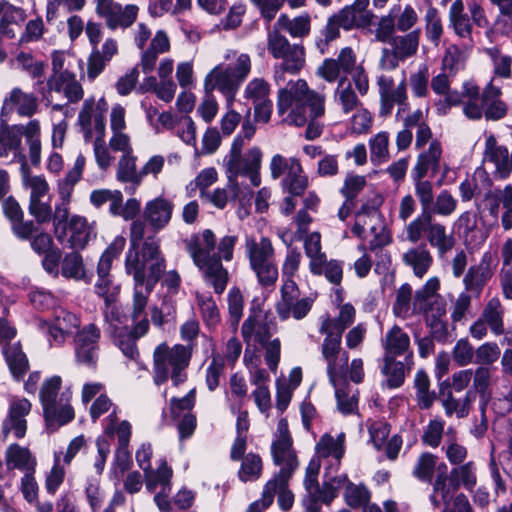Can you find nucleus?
Returning a JSON list of instances; mask_svg holds the SVG:
<instances>
[{
	"label": "nucleus",
	"mask_w": 512,
	"mask_h": 512,
	"mask_svg": "<svg viewBox=\"0 0 512 512\" xmlns=\"http://www.w3.org/2000/svg\"><path fill=\"white\" fill-rule=\"evenodd\" d=\"M184 242L205 283L211 286L216 294H222L229 281V273L222 261H232L238 236L225 235L217 240L212 230L205 229L201 233L191 235Z\"/></svg>",
	"instance_id": "obj_1"
},
{
	"label": "nucleus",
	"mask_w": 512,
	"mask_h": 512,
	"mask_svg": "<svg viewBox=\"0 0 512 512\" xmlns=\"http://www.w3.org/2000/svg\"><path fill=\"white\" fill-rule=\"evenodd\" d=\"M276 106L283 123L297 127L307 124L306 139L314 140L321 135L323 123L319 118L325 113V96L311 90L304 79L291 80L280 88Z\"/></svg>",
	"instance_id": "obj_2"
},
{
	"label": "nucleus",
	"mask_w": 512,
	"mask_h": 512,
	"mask_svg": "<svg viewBox=\"0 0 512 512\" xmlns=\"http://www.w3.org/2000/svg\"><path fill=\"white\" fill-rule=\"evenodd\" d=\"M224 58L226 62L216 65L204 80L207 97L197 111L207 123L215 118L218 111V104L211 93L218 90L226 98L227 108H231L236 94L251 71V59L246 53L229 51Z\"/></svg>",
	"instance_id": "obj_3"
},
{
	"label": "nucleus",
	"mask_w": 512,
	"mask_h": 512,
	"mask_svg": "<svg viewBox=\"0 0 512 512\" xmlns=\"http://www.w3.org/2000/svg\"><path fill=\"white\" fill-rule=\"evenodd\" d=\"M166 269L165 258L160 251L159 239L155 236L147 237L142 248V259L130 253L125 259V270L133 276L134 294L132 302L131 319L138 323L147 319L145 309L148 296Z\"/></svg>",
	"instance_id": "obj_4"
},
{
	"label": "nucleus",
	"mask_w": 512,
	"mask_h": 512,
	"mask_svg": "<svg viewBox=\"0 0 512 512\" xmlns=\"http://www.w3.org/2000/svg\"><path fill=\"white\" fill-rule=\"evenodd\" d=\"M191 346L167 343L159 344L153 352V381L157 386L171 379L174 386L187 380V368L191 361Z\"/></svg>",
	"instance_id": "obj_5"
},
{
	"label": "nucleus",
	"mask_w": 512,
	"mask_h": 512,
	"mask_svg": "<svg viewBox=\"0 0 512 512\" xmlns=\"http://www.w3.org/2000/svg\"><path fill=\"white\" fill-rule=\"evenodd\" d=\"M245 257L249 267L256 275L262 287H272L278 280V268L275 261V249L272 241L265 236L257 240L254 236H246Z\"/></svg>",
	"instance_id": "obj_6"
},
{
	"label": "nucleus",
	"mask_w": 512,
	"mask_h": 512,
	"mask_svg": "<svg viewBox=\"0 0 512 512\" xmlns=\"http://www.w3.org/2000/svg\"><path fill=\"white\" fill-rule=\"evenodd\" d=\"M239 141L232 142L231 149L224 158L227 179L233 191L240 190L237 181V177L240 175L248 177L254 187L261 184L260 169L263 156L261 149L254 146L242 154L243 148Z\"/></svg>",
	"instance_id": "obj_7"
},
{
	"label": "nucleus",
	"mask_w": 512,
	"mask_h": 512,
	"mask_svg": "<svg viewBox=\"0 0 512 512\" xmlns=\"http://www.w3.org/2000/svg\"><path fill=\"white\" fill-rule=\"evenodd\" d=\"M468 13L465 11L463 0H454L448 11V28L462 40L473 43V26L488 29L490 21L484 7L476 0L467 4Z\"/></svg>",
	"instance_id": "obj_8"
},
{
	"label": "nucleus",
	"mask_w": 512,
	"mask_h": 512,
	"mask_svg": "<svg viewBox=\"0 0 512 512\" xmlns=\"http://www.w3.org/2000/svg\"><path fill=\"white\" fill-rule=\"evenodd\" d=\"M85 163L86 158L82 153H79L76 157L73 167L69 169L65 177L59 179L57 183V190L63 203L56 206L55 208L53 224L56 238L61 243H64V238L67 235V226L69 221V211L67 205L71 200L75 185L80 181L82 177Z\"/></svg>",
	"instance_id": "obj_9"
},
{
	"label": "nucleus",
	"mask_w": 512,
	"mask_h": 512,
	"mask_svg": "<svg viewBox=\"0 0 512 512\" xmlns=\"http://www.w3.org/2000/svg\"><path fill=\"white\" fill-rule=\"evenodd\" d=\"M280 299L275 304V311L281 321L289 318L301 320L310 312L314 300L301 297L298 285L293 279L284 280L280 289Z\"/></svg>",
	"instance_id": "obj_10"
},
{
	"label": "nucleus",
	"mask_w": 512,
	"mask_h": 512,
	"mask_svg": "<svg viewBox=\"0 0 512 512\" xmlns=\"http://www.w3.org/2000/svg\"><path fill=\"white\" fill-rule=\"evenodd\" d=\"M81 325L80 317L68 310H55L51 321L40 319L38 321L39 329L46 334L50 346L62 347L66 339L75 335V330H79Z\"/></svg>",
	"instance_id": "obj_11"
},
{
	"label": "nucleus",
	"mask_w": 512,
	"mask_h": 512,
	"mask_svg": "<svg viewBox=\"0 0 512 512\" xmlns=\"http://www.w3.org/2000/svg\"><path fill=\"white\" fill-rule=\"evenodd\" d=\"M376 84L380 98L379 116L388 117L391 115L395 105H398L396 118L404 112L408 106L407 85L403 79L395 85L394 79L386 74L377 77Z\"/></svg>",
	"instance_id": "obj_12"
},
{
	"label": "nucleus",
	"mask_w": 512,
	"mask_h": 512,
	"mask_svg": "<svg viewBox=\"0 0 512 512\" xmlns=\"http://www.w3.org/2000/svg\"><path fill=\"white\" fill-rule=\"evenodd\" d=\"M101 330L89 323L77 330L74 335V355L78 364L95 368L99 358Z\"/></svg>",
	"instance_id": "obj_13"
},
{
	"label": "nucleus",
	"mask_w": 512,
	"mask_h": 512,
	"mask_svg": "<svg viewBox=\"0 0 512 512\" xmlns=\"http://www.w3.org/2000/svg\"><path fill=\"white\" fill-rule=\"evenodd\" d=\"M321 354L327 364V375L330 383L336 387L347 375L349 354L341 348V338L324 335Z\"/></svg>",
	"instance_id": "obj_14"
},
{
	"label": "nucleus",
	"mask_w": 512,
	"mask_h": 512,
	"mask_svg": "<svg viewBox=\"0 0 512 512\" xmlns=\"http://www.w3.org/2000/svg\"><path fill=\"white\" fill-rule=\"evenodd\" d=\"M96 13L105 20L106 26L111 30L126 29L137 19L139 8L137 5L128 4L122 7L113 0H94Z\"/></svg>",
	"instance_id": "obj_15"
},
{
	"label": "nucleus",
	"mask_w": 512,
	"mask_h": 512,
	"mask_svg": "<svg viewBox=\"0 0 512 512\" xmlns=\"http://www.w3.org/2000/svg\"><path fill=\"white\" fill-rule=\"evenodd\" d=\"M152 447L150 443H143L136 451V461L138 466L144 471L146 480V489L154 492L158 487V483H163L164 489L168 488L173 471L167 465L165 460H160V464L156 470L151 469Z\"/></svg>",
	"instance_id": "obj_16"
},
{
	"label": "nucleus",
	"mask_w": 512,
	"mask_h": 512,
	"mask_svg": "<svg viewBox=\"0 0 512 512\" xmlns=\"http://www.w3.org/2000/svg\"><path fill=\"white\" fill-rule=\"evenodd\" d=\"M26 124L0 126V157L11 156V161L26 166V157L22 148V137L25 136Z\"/></svg>",
	"instance_id": "obj_17"
},
{
	"label": "nucleus",
	"mask_w": 512,
	"mask_h": 512,
	"mask_svg": "<svg viewBox=\"0 0 512 512\" xmlns=\"http://www.w3.org/2000/svg\"><path fill=\"white\" fill-rule=\"evenodd\" d=\"M484 161L494 166L493 175L496 179H507L512 172V152L509 155L508 148L499 145L492 134L485 139Z\"/></svg>",
	"instance_id": "obj_18"
},
{
	"label": "nucleus",
	"mask_w": 512,
	"mask_h": 512,
	"mask_svg": "<svg viewBox=\"0 0 512 512\" xmlns=\"http://www.w3.org/2000/svg\"><path fill=\"white\" fill-rule=\"evenodd\" d=\"M148 329L149 321L144 318L136 323L132 330H129L127 326L115 328L111 331V337L113 338L114 344L119 347L126 357L135 360L139 356L136 340L144 336L148 332Z\"/></svg>",
	"instance_id": "obj_19"
},
{
	"label": "nucleus",
	"mask_w": 512,
	"mask_h": 512,
	"mask_svg": "<svg viewBox=\"0 0 512 512\" xmlns=\"http://www.w3.org/2000/svg\"><path fill=\"white\" fill-rule=\"evenodd\" d=\"M318 458L324 461V467L338 471L345 453V434L340 433L337 438L325 433L316 444Z\"/></svg>",
	"instance_id": "obj_20"
},
{
	"label": "nucleus",
	"mask_w": 512,
	"mask_h": 512,
	"mask_svg": "<svg viewBox=\"0 0 512 512\" xmlns=\"http://www.w3.org/2000/svg\"><path fill=\"white\" fill-rule=\"evenodd\" d=\"M38 110V98L34 93L14 87L4 98L1 115L16 112L21 117H32Z\"/></svg>",
	"instance_id": "obj_21"
},
{
	"label": "nucleus",
	"mask_w": 512,
	"mask_h": 512,
	"mask_svg": "<svg viewBox=\"0 0 512 512\" xmlns=\"http://www.w3.org/2000/svg\"><path fill=\"white\" fill-rule=\"evenodd\" d=\"M491 255L483 254L478 264L469 267L467 273L463 277L464 292L479 297L492 278L493 271L490 267Z\"/></svg>",
	"instance_id": "obj_22"
},
{
	"label": "nucleus",
	"mask_w": 512,
	"mask_h": 512,
	"mask_svg": "<svg viewBox=\"0 0 512 512\" xmlns=\"http://www.w3.org/2000/svg\"><path fill=\"white\" fill-rule=\"evenodd\" d=\"M271 454L276 465L281 466L279 474L281 484L288 482L292 473L298 467L296 452L292 440H274L271 445Z\"/></svg>",
	"instance_id": "obj_23"
},
{
	"label": "nucleus",
	"mask_w": 512,
	"mask_h": 512,
	"mask_svg": "<svg viewBox=\"0 0 512 512\" xmlns=\"http://www.w3.org/2000/svg\"><path fill=\"white\" fill-rule=\"evenodd\" d=\"M30 410L31 403L26 398H12L9 405L8 417L3 422L4 433H13L16 438H23L27 430L25 417L30 413Z\"/></svg>",
	"instance_id": "obj_24"
},
{
	"label": "nucleus",
	"mask_w": 512,
	"mask_h": 512,
	"mask_svg": "<svg viewBox=\"0 0 512 512\" xmlns=\"http://www.w3.org/2000/svg\"><path fill=\"white\" fill-rule=\"evenodd\" d=\"M173 210L174 204L170 200L158 196L145 204L143 218L154 232H159L170 223Z\"/></svg>",
	"instance_id": "obj_25"
},
{
	"label": "nucleus",
	"mask_w": 512,
	"mask_h": 512,
	"mask_svg": "<svg viewBox=\"0 0 512 512\" xmlns=\"http://www.w3.org/2000/svg\"><path fill=\"white\" fill-rule=\"evenodd\" d=\"M442 153L441 143L437 139L432 140L428 148L418 154L411 175L435 177L441 168Z\"/></svg>",
	"instance_id": "obj_26"
},
{
	"label": "nucleus",
	"mask_w": 512,
	"mask_h": 512,
	"mask_svg": "<svg viewBox=\"0 0 512 512\" xmlns=\"http://www.w3.org/2000/svg\"><path fill=\"white\" fill-rule=\"evenodd\" d=\"M15 69L25 72L31 79L36 80L33 87L35 91L46 98V83L44 82V67L43 61L36 59L33 54L21 51L17 53L13 60Z\"/></svg>",
	"instance_id": "obj_27"
},
{
	"label": "nucleus",
	"mask_w": 512,
	"mask_h": 512,
	"mask_svg": "<svg viewBox=\"0 0 512 512\" xmlns=\"http://www.w3.org/2000/svg\"><path fill=\"white\" fill-rule=\"evenodd\" d=\"M355 315L353 305L343 304L337 317L331 318L328 314L320 317L319 333L342 339L344 331L354 322Z\"/></svg>",
	"instance_id": "obj_28"
},
{
	"label": "nucleus",
	"mask_w": 512,
	"mask_h": 512,
	"mask_svg": "<svg viewBox=\"0 0 512 512\" xmlns=\"http://www.w3.org/2000/svg\"><path fill=\"white\" fill-rule=\"evenodd\" d=\"M439 399L444 409L445 415L451 417L453 415L458 419L466 418L471 410L472 403L475 399L473 390H468L463 397L457 398L450 389L444 387L442 383L439 391Z\"/></svg>",
	"instance_id": "obj_29"
},
{
	"label": "nucleus",
	"mask_w": 512,
	"mask_h": 512,
	"mask_svg": "<svg viewBox=\"0 0 512 512\" xmlns=\"http://www.w3.org/2000/svg\"><path fill=\"white\" fill-rule=\"evenodd\" d=\"M95 237V227L85 217L73 215L69 219L64 242L68 243L71 248L83 249Z\"/></svg>",
	"instance_id": "obj_30"
},
{
	"label": "nucleus",
	"mask_w": 512,
	"mask_h": 512,
	"mask_svg": "<svg viewBox=\"0 0 512 512\" xmlns=\"http://www.w3.org/2000/svg\"><path fill=\"white\" fill-rule=\"evenodd\" d=\"M382 346L385 356H405L406 361L412 359L413 352L410 349V337L397 325H394L386 332L382 339Z\"/></svg>",
	"instance_id": "obj_31"
},
{
	"label": "nucleus",
	"mask_w": 512,
	"mask_h": 512,
	"mask_svg": "<svg viewBox=\"0 0 512 512\" xmlns=\"http://www.w3.org/2000/svg\"><path fill=\"white\" fill-rule=\"evenodd\" d=\"M46 98L49 100L51 92H63L68 102H77L83 97L81 84L76 80L74 73H64V76H50L46 82Z\"/></svg>",
	"instance_id": "obj_32"
},
{
	"label": "nucleus",
	"mask_w": 512,
	"mask_h": 512,
	"mask_svg": "<svg viewBox=\"0 0 512 512\" xmlns=\"http://www.w3.org/2000/svg\"><path fill=\"white\" fill-rule=\"evenodd\" d=\"M51 409L54 412L53 415H49L46 410H43L45 422L49 430L54 431L58 427L72 421L74 410L70 404V393H61L59 399L51 402Z\"/></svg>",
	"instance_id": "obj_33"
},
{
	"label": "nucleus",
	"mask_w": 512,
	"mask_h": 512,
	"mask_svg": "<svg viewBox=\"0 0 512 512\" xmlns=\"http://www.w3.org/2000/svg\"><path fill=\"white\" fill-rule=\"evenodd\" d=\"M136 160L137 158L133 153L122 155L116 171V179L119 182L129 184L125 187V191L131 195L135 193L143 180L141 170H137Z\"/></svg>",
	"instance_id": "obj_34"
},
{
	"label": "nucleus",
	"mask_w": 512,
	"mask_h": 512,
	"mask_svg": "<svg viewBox=\"0 0 512 512\" xmlns=\"http://www.w3.org/2000/svg\"><path fill=\"white\" fill-rule=\"evenodd\" d=\"M5 463L8 470H20L24 474L35 472L36 459L27 447L10 444L5 452Z\"/></svg>",
	"instance_id": "obj_35"
},
{
	"label": "nucleus",
	"mask_w": 512,
	"mask_h": 512,
	"mask_svg": "<svg viewBox=\"0 0 512 512\" xmlns=\"http://www.w3.org/2000/svg\"><path fill=\"white\" fill-rule=\"evenodd\" d=\"M402 261L413 270L416 277L423 278L433 263V257L426 244L421 243L408 249L402 255Z\"/></svg>",
	"instance_id": "obj_36"
},
{
	"label": "nucleus",
	"mask_w": 512,
	"mask_h": 512,
	"mask_svg": "<svg viewBox=\"0 0 512 512\" xmlns=\"http://www.w3.org/2000/svg\"><path fill=\"white\" fill-rule=\"evenodd\" d=\"M502 92L499 87L491 82L487 84L482 93V102L485 108L484 114L487 120H500L507 114V105L500 100Z\"/></svg>",
	"instance_id": "obj_37"
},
{
	"label": "nucleus",
	"mask_w": 512,
	"mask_h": 512,
	"mask_svg": "<svg viewBox=\"0 0 512 512\" xmlns=\"http://www.w3.org/2000/svg\"><path fill=\"white\" fill-rule=\"evenodd\" d=\"M241 334L247 345H262L270 340L272 336L269 324L252 315L243 322Z\"/></svg>",
	"instance_id": "obj_38"
},
{
	"label": "nucleus",
	"mask_w": 512,
	"mask_h": 512,
	"mask_svg": "<svg viewBox=\"0 0 512 512\" xmlns=\"http://www.w3.org/2000/svg\"><path fill=\"white\" fill-rule=\"evenodd\" d=\"M426 239L430 246L436 249L439 257L445 256L455 245L453 234L447 232L445 225L433 220Z\"/></svg>",
	"instance_id": "obj_39"
},
{
	"label": "nucleus",
	"mask_w": 512,
	"mask_h": 512,
	"mask_svg": "<svg viewBox=\"0 0 512 512\" xmlns=\"http://www.w3.org/2000/svg\"><path fill=\"white\" fill-rule=\"evenodd\" d=\"M282 63L280 64V72H275L276 84H280V80H284L283 73L297 74L305 65V50L300 44H293L291 49H288L284 56L281 57Z\"/></svg>",
	"instance_id": "obj_40"
},
{
	"label": "nucleus",
	"mask_w": 512,
	"mask_h": 512,
	"mask_svg": "<svg viewBox=\"0 0 512 512\" xmlns=\"http://www.w3.org/2000/svg\"><path fill=\"white\" fill-rule=\"evenodd\" d=\"M455 489L456 485L452 484V480L449 479L446 472H439L433 483V492L430 495L433 507L438 508L441 504H444V510L452 511V508H449V501L452 499Z\"/></svg>",
	"instance_id": "obj_41"
},
{
	"label": "nucleus",
	"mask_w": 512,
	"mask_h": 512,
	"mask_svg": "<svg viewBox=\"0 0 512 512\" xmlns=\"http://www.w3.org/2000/svg\"><path fill=\"white\" fill-rule=\"evenodd\" d=\"M440 288V281L437 277H432L426 281V283L415 292L413 298V312L422 313L427 312V309L435 306L434 297Z\"/></svg>",
	"instance_id": "obj_42"
},
{
	"label": "nucleus",
	"mask_w": 512,
	"mask_h": 512,
	"mask_svg": "<svg viewBox=\"0 0 512 512\" xmlns=\"http://www.w3.org/2000/svg\"><path fill=\"white\" fill-rule=\"evenodd\" d=\"M3 354L12 376L20 380L29 370V362L19 343L3 347Z\"/></svg>",
	"instance_id": "obj_43"
},
{
	"label": "nucleus",
	"mask_w": 512,
	"mask_h": 512,
	"mask_svg": "<svg viewBox=\"0 0 512 512\" xmlns=\"http://www.w3.org/2000/svg\"><path fill=\"white\" fill-rule=\"evenodd\" d=\"M25 17V11L22 8L8 3L0 21V33L9 39L15 38L21 29V24L24 22Z\"/></svg>",
	"instance_id": "obj_44"
},
{
	"label": "nucleus",
	"mask_w": 512,
	"mask_h": 512,
	"mask_svg": "<svg viewBox=\"0 0 512 512\" xmlns=\"http://www.w3.org/2000/svg\"><path fill=\"white\" fill-rule=\"evenodd\" d=\"M324 480L322 484V503L330 504L337 496L341 488H345L350 483L346 474H337L338 471H333L324 467Z\"/></svg>",
	"instance_id": "obj_45"
},
{
	"label": "nucleus",
	"mask_w": 512,
	"mask_h": 512,
	"mask_svg": "<svg viewBox=\"0 0 512 512\" xmlns=\"http://www.w3.org/2000/svg\"><path fill=\"white\" fill-rule=\"evenodd\" d=\"M504 309L498 297L491 298L485 305L480 318L486 322L492 333L496 336L503 334Z\"/></svg>",
	"instance_id": "obj_46"
},
{
	"label": "nucleus",
	"mask_w": 512,
	"mask_h": 512,
	"mask_svg": "<svg viewBox=\"0 0 512 512\" xmlns=\"http://www.w3.org/2000/svg\"><path fill=\"white\" fill-rule=\"evenodd\" d=\"M304 487L306 494L302 499L306 512H321L322 486L318 483V475L305 474Z\"/></svg>",
	"instance_id": "obj_47"
},
{
	"label": "nucleus",
	"mask_w": 512,
	"mask_h": 512,
	"mask_svg": "<svg viewBox=\"0 0 512 512\" xmlns=\"http://www.w3.org/2000/svg\"><path fill=\"white\" fill-rule=\"evenodd\" d=\"M304 250L309 258V270L311 273H319L320 265L323 263L326 254L322 251L321 234L312 232L304 239Z\"/></svg>",
	"instance_id": "obj_48"
},
{
	"label": "nucleus",
	"mask_w": 512,
	"mask_h": 512,
	"mask_svg": "<svg viewBox=\"0 0 512 512\" xmlns=\"http://www.w3.org/2000/svg\"><path fill=\"white\" fill-rule=\"evenodd\" d=\"M341 28L350 30L354 27H360L366 25L370 18L366 10L357 5H350L344 7L339 13L334 15Z\"/></svg>",
	"instance_id": "obj_49"
},
{
	"label": "nucleus",
	"mask_w": 512,
	"mask_h": 512,
	"mask_svg": "<svg viewBox=\"0 0 512 512\" xmlns=\"http://www.w3.org/2000/svg\"><path fill=\"white\" fill-rule=\"evenodd\" d=\"M390 135L386 131L378 132L369 139L370 161L373 165L379 166L389 161Z\"/></svg>",
	"instance_id": "obj_50"
},
{
	"label": "nucleus",
	"mask_w": 512,
	"mask_h": 512,
	"mask_svg": "<svg viewBox=\"0 0 512 512\" xmlns=\"http://www.w3.org/2000/svg\"><path fill=\"white\" fill-rule=\"evenodd\" d=\"M141 107L145 111L147 121L156 133H161L164 130H170L174 128L176 120L172 113H160L156 107L152 106L145 100L141 102Z\"/></svg>",
	"instance_id": "obj_51"
},
{
	"label": "nucleus",
	"mask_w": 512,
	"mask_h": 512,
	"mask_svg": "<svg viewBox=\"0 0 512 512\" xmlns=\"http://www.w3.org/2000/svg\"><path fill=\"white\" fill-rule=\"evenodd\" d=\"M116 413V408H114L109 414V423L105 426V433L110 437H113L114 435L117 436L118 446H120V454H125L126 452L123 449L129 446L132 427L131 424L126 420L117 423Z\"/></svg>",
	"instance_id": "obj_52"
},
{
	"label": "nucleus",
	"mask_w": 512,
	"mask_h": 512,
	"mask_svg": "<svg viewBox=\"0 0 512 512\" xmlns=\"http://www.w3.org/2000/svg\"><path fill=\"white\" fill-rule=\"evenodd\" d=\"M275 24L294 38L304 37L310 32V16L308 14H303L293 19H290L286 14H281Z\"/></svg>",
	"instance_id": "obj_53"
},
{
	"label": "nucleus",
	"mask_w": 512,
	"mask_h": 512,
	"mask_svg": "<svg viewBox=\"0 0 512 512\" xmlns=\"http://www.w3.org/2000/svg\"><path fill=\"white\" fill-rule=\"evenodd\" d=\"M420 40V30L415 29L404 35L395 36L389 42L392 48L402 57V61L415 55Z\"/></svg>",
	"instance_id": "obj_54"
},
{
	"label": "nucleus",
	"mask_w": 512,
	"mask_h": 512,
	"mask_svg": "<svg viewBox=\"0 0 512 512\" xmlns=\"http://www.w3.org/2000/svg\"><path fill=\"white\" fill-rule=\"evenodd\" d=\"M285 191L293 196H300L304 193L308 186L307 177L303 174L300 162H292L290 173L282 180Z\"/></svg>",
	"instance_id": "obj_55"
},
{
	"label": "nucleus",
	"mask_w": 512,
	"mask_h": 512,
	"mask_svg": "<svg viewBox=\"0 0 512 512\" xmlns=\"http://www.w3.org/2000/svg\"><path fill=\"white\" fill-rule=\"evenodd\" d=\"M414 387L419 408L429 409L436 400V394L430 390V379L424 370H419L415 374Z\"/></svg>",
	"instance_id": "obj_56"
},
{
	"label": "nucleus",
	"mask_w": 512,
	"mask_h": 512,
	"mask_svg": "<svg viewBox=\"0 0 512 512\" xmlns=\"http://www.w3.org/2000/svg\"><path fill=\"white\" fill-rule=\"evenodd\" d=\"M486 200L489 203V212L493 216H497L500 209L502 211L512 209V185L490 190L486 194Z\"/></svg>",
	"instance_id": "obj_57"
},
{
	"label": "nucleus",
	"mask_w": 512,
	"mask_h": 512,
	"mask_svg": "<svg viewBox=\"0 0 512 512\" xmlns=\"http://www.w3.org/2000/svg\"><path fill=\"white\" fill-rule=\"evenodd\" d=\"M334 99L346 114L356 109L360 104L356 93L352 89L351 83L345 76H343L338 82Z\"/></svg>",
	"instance_id": "obj_58"
},
{
	"label": "nucleus",
	"mask_w": 512,
	"mask_h": 512,
	"mask_svg": "<svg viewBox=\"0 0 512 512\" xmlns=\"http://www.w3.org/2000/svg\"><path fill=\"white\" fill-rule=\"evenodd\" d=\"M424 21L427 40L434 46H438L444 33V26L438 9L429 5L424 16Z\"/></svg>",
	"instance_id": "obj_59"
},
{
	"label": "nucleus",
	"mask_w": 512,
	"mask_h": 512,
	"mask_svg": "<svg viewBox=\"0 0 512 512\" xmlns=\"http://www.w3.org/2000/svg\"><path fill=\"white\" fill-rule=\"evenodd\" d=\"M382 374L386 377L387 385L390 388H398L404 383L405 366L401 361H397L396 357L383 356Z\"/></svg>",
	"instance_id": "obj_60"
},
{
	"label": "nucleus",
	"mask_w": 512,
	"mask_h": 512,
	"mask_svg": "<svg viewBox=\"0 0 512 512\" xmlns=\"http://www.w3.org/2000/svg\"><path fill=\"white\" fill-rule=\"evenodd\" d=\"M126 240L122 236L116 237L101 255L97 265L98 277L110 276L112 262L124 249Z\"/></svg>",
	"instance_id": "obj_61"
},
{
	"label": "nucleus",
	"mask_w": 512,
	"mask_h": 512,
	"mask_svg": "<svg viewBox=\"0 0 512 512\" xmlns=\"http://www.w3.org/2000/svg\"><path fill=\"white\" fill-rule=\"evenodd\" d=\"M457 205V199L448 190L444 189L438 193L435 200H432L427 212L432 217L433 215L448 217L456 211Z\"/></svg>",
	"instance_id": "obj_62"
},
{
	"label": "nucleus",
	"mask_w": 512,
	"mask_h": 512,
	"mask_svg": "<svg viewBox=\"0 0 512 512\" xmlns=\"http://www.w3.org/2000/svg\"><path fill=\"white\" fill-rule=\"evenodd\" d=\"M432 220L433 218L427 210H422L421 214L405 227L406 239L415 244L421 240L423 235L427 237Z\"/></svg>",
	"instance_id": "obj_63"
},
{
	"label": "nucleus",
	"mask_w": 512,
	"mask_h": 512,
	"mask_svg": "<svg viewBox=\"0 0 512 512\" xmlns=\"http://www.w3.org/2000/svg\"><path fill=\"white\" fill-rule=\"evenodd\" d=\"M241 460L238 477L242 482L255 481L262 473V459L258 454L248 453Z\"/></svg>",
	"instance_id": "obj_64"
}]
</instances>
